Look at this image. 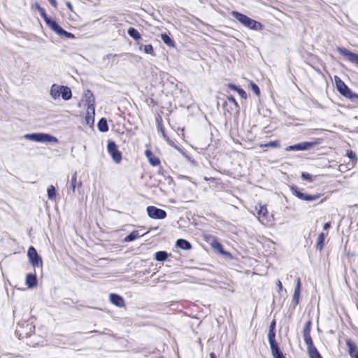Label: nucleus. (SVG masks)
Here are the masks:
<instances>
[{
    "mask_svg": "<svg viewBox=\"0 0 358 358\" xmlns=\"http://www.w3.org/2000/svg\"><path fill=\"white\" fill-rule=\"evenodd\" d=\"M36 8L39 11L41 17L43 18L44 21L47 24V25L56 34L59 35L61 37L68 38H74L75 36L66 31L64 30L55 21L51 20L45 13V10L41 8L38 4H36Z\"/></svg>",
    "mask_w": 358,
    "mask_h": 358,
    "instance_id": "1",
    "label": "nucleus"
},
{
    "mask_svg": "<svg viewBox=\"0 0 358 358\" xmlns=\"http://www.w3.org/2000/svg\"><path fill=\"white\" fill-rule=\"evenodd\" d=\"M50 95L52 99L57 100L60 97L62 99L67 101L71 98L72 93L71 89L67 86L59 85L53 84L50 87Z\"/></svg>",
    "mask_w": 358,
    "mask_h": 358,
    "instance_id": "2",
    "label": "nucleus"
},
{
    "mask_svg": "<svg viewBox=\"0 0 358 358\" xmlns=\"http://www.w3.org/2000/svg\"><path fill=\"white\" fill-rule=\"evenodd\" d=\"M231 15L244 26L254 30H261L262 25L260 22L255 21L248 16L236 11H232Z\"/></svg>",
    "mask_w": 358,
    "mask_h": 358,
    "instance_id": "3",
    "label": "nucleus"
},
{
    "mask_svg": "<svg viewBox=\"0 0 358 358\" xmlns=\"http://www.w3.org/2000/svg\"><path fill=\"white\" fill-rule=\"evenodd\" d=\"M257 217L258 220L264 225L268 226L271 225L273 222V217L269 215L266 206L258 203L255 207Z\"/></svg>",
    "mask_w": 358,
    "mask_h": 358,
    "instance_id": "4",
    "label": "nucleus"
},
{
    "mask_svg": "<svg viewBox=\"0 0 358 358\" xmlns=\"http://www.w3.org/2000/svg\"><path fill=\"white\" fill-rule=\"evenodd\" d=\"M85 103V106L87 108V122H90V119L92 118V121L94 115V97L93 94L90 90H86L83 94V99L82 101Z\"/></svg>",
    "mask_w": 358,
    "mask_h": 358,
    "instance_id": "5",
    "label": "nucleus"
},
{
    "mask_svg": "<svg viewBox=\"0 0 358 358\" xmlns=\"http://www.w3.org/2000/svg\"><path fill=\"white\" fill-rule=\"evenodd\" d=\"M23 138L29 141L40 143L58 142V139L56 137L44 133L27 134L24 135Z\"/></svg>",
    "mask_w": 358,
    "mask_h": 358,
    "instance_id": "6",
    "label": "nucleus"
},
{
    "mask_svg": "<svg viewBox=\"0 0 358 358\" xmlns=\"http://www.w3.org/2000/svg\"><path fill=\"white\" fill-rule=\"evenodd\" d=\"M334 79L338 91L343 96L350 99H358V94H354L338 76H335Z\"/></svg>",
    "mask_w": 358,
    "mask_h": 358,
    "instance_id": "7",
    "label": "nucleus"
},
{
    "mask_svg": "<svg viewBox=\"0 0 358 358\" xmlns=\"http://www.w3.org/2000/svg\"><path fill=\"white\" fill-rule=\"evenodd\" d=\"M27 256L30 264L34 267H42V258L38 255L36 249L33 246L29 248L27 251Z\"/></svg>",
    "mask_w": 358,
    "mask_h": 358,
    "instance_id": "8",
    "label": "nucleus"
},
{
    "mask_svg": "<svg viewBox=\"0 0 358 358\" xmlns=\"http://www.w3.org/2000/svg\"><path fill=\"white\" fill-rule=\"evenodd\" d=\"M107 149L113 161L116 163H119L122 159V155L117 150L116 144L113 141H109L108 143Z\"/></svg>",
    "mask_w": 358,
    "mask_h": 358,
    "instance_id": "9",
    "label": "nucleus"
},
{
    "mask_svg": "<svg viewBox=\"0 0 358 358\" xmlns=\"http://www.w3.org/2000/svg\"><path fill=\"white\" fill-rule=\"evenodd\" d=\"M292 194L298 197L299 199L307 201H315L320 197V194H315V195H309L304 194L301 192L300 190H299L296 187H292L291 189Z\"/></svg>",
    "mask_w": 358,
    "mask_h": 358,
    "instance_id": "10",
    "label": "nucleus"
},
{
    "mask_svg": "<svg viewBox=\"0 0 358 358\" xmlns=\"http://www.w3.org/2000/svg\"><path fill=\"white\" fill-rule=\"evenodd\" d=\"M147 213L149 217L152 219H164L166 216V213L164 210L155 206H148L147 208Z\"/></svg>",
    "mask_w": 358,
    "mask_h": 358,
    "instance_id": "11",
    "label": "nucleus"
},
{
    "mask_svg": "<svg viewBox=\"0 0 358 358\" xmlns=\"http://www.w3.org/2000/svg\"><path fill=\"white\" fill-rule=\"evenodd\" d=\"M338 52L343 55V56L346 57L350 62L358 64V55L351 52L347 49L344 48L338 47L337 48Z\"/></svg>",
    "mask_w": 358,
    "mask_h": 358,
    "instance_id": "12",
    "label": "nucleus"
},
{
    "mask_svg": "<svg viewBox=\"0 0 358 358\" xmlns=\"http://www.w3.org/2000/svg\"><path fill=\"white\" fill-rule=\"evenodd\" d=\"M315 142H303L301 143L296 144L294 145H290L286 148L287 151L291 150H305L309 148L316 145Z\"/></svg>",
    "mask_w": 358,
    "mask_h": 358,
    "instance_id": "13",
    "label": "nucleus"
},
{
    "mask_svg": "<svg viewBox=\"0 0 358 358\" xmlns=\"http://www.w3.org/2000/svg\"><path fill=\"white\" fill-rule=\"evenodd\" d=\"M110 301L115 306L123 308L125 306L124 299L120 295L116 294H110L109 296Z\"/></svg>",
    "mask_w": 358,
    "mask_h": 358,
    "instance_id": "14",
    "label": "nucleus"
},
{
    "mask_svg": "<svg viewBox=\"0 0 358 358\" xmlns=\"http://www.w3.org/2000/svg\"><path fill=\"white\" fill-rule=\"evenodd\" d=\"M346 345L348 348V351L352 358H358V348L355 343H352L350 340L346 341Z\"/></svg>",
    "mask_w": 358,
    "mask_h": 358,
    "instance_id": "15",
    "label": "nucleus"
},
{
    "mask_svg": "<svg viewBox=\"0 0 358 358\" xmlns=\"http://www.w3.org/2000/svg\"><path fill=\"white\" fill-rule=\"evenodd\" d=\"M300 290H301V281L300 279L298 278L296 280V288L293 294V303L294 305H297L299 303V299L300 296Z\"/></svg>",
    "mask_w": 358,
    "mask_h": 358,
    "instance_id": "16",
    "label": "nucleus"
},
{
    "mask_svg": "<svg viewBox=\"0 0 358 358\" xmlns=\"http://www.w3.org/2000/svg\"><path fill=\"white\" fill-rule=\"evenodd\" d=\"M26 285L29 288H33L37 285V278L36 275L27 274L26 277Z\"/></svg>",
    "mask_w": 358,
    "mask_h": 358,
    "instance_id": "17",
    "label": "nucleus"
},
{
    "mask_svg": "<svg viewBox=\"0 0 358 358\" xmlns=\"http://www.w3.org/2000/svg\"><path fill=\"white\" fill-rule=\"evenodd\" d=\"M275 331H273L272 329H269L268 337V341H269L270 346H271V350H276V348H278V346L275 341Z\"/></svg>",
    "mask_w": 358,
    "mask_h": 358,
    "instance_id": "18",
    "label": "nucleus"
},
{
    "mask_svg": "<svg viewBox=\"0 0 358 358\" xmlns=\"http://www.w3.org/2000/svg\"><path fill=\"white\" fill-rule=\"evenodd\" d=\"M145 154L151 165L157 166L159 164V159L156 157L150 150H146Z\"/></svg>",
    "mask_w": 358,
    "mask_h": 358,
    "instance_id": "19",
    "label": "nucleus"
},
{
    "mask_svg": "<svg viewBox=\"0 0 358 358\" xmlns=\"http://www.w3.org/2000/svg\"><path fill=\"white\" fill-rule=\"evenodd\" d=\"M176 245L182 250H189L191 248L190 243L185 239H178L176 241Z\"/></svg>",
    "mask_w": 358,
    "mask_h": 358,
    "instance_id": "20",
    "label": "nucleus"
},
{
    "mask_svg": "<svg viewBox=\"0 0 358 358\" xmlns=\"http://www.w3.org/2000/svg\"><path fill=\"white\" fill-rule=\"evenodd\" d=\"M325 238V234L324 233H321L319 234L317 239L316 249L319 250H322L324 247V241Z\"/></svg>",
    "mask_w": 358,
    "mask_h": 358,
    "instance_id": "21",
    "label": "nucleus"
},
{
    "mask_svg": "<svg viewBox=\"0 0 358 358\" xmlns=\"http://www.w3.org/2000/svg\"><path fill=\"white\" fill-rule=\"evenodd\" d=\"M98 129L101 132H106L108 130V123L106 119L101 118L98 123Z\"/></svg>",
    "mask_w": 358,
    "mask_h": 358,
    "instance_id": "22",
    "label": "nucleus"
},
{
    "mask_svg": "<svg viewBox=\"0 0 358 358\" xmlns=\"http://www.w3.org/2000/svg\"><path fill=\"white\" fill-rule=\"evenodd\" d=\"M142 236L143 234L140 235L138 231H133L125 238L124 241L127 242L133 241Z\"/></svg>",
    "mask_w": 358,
    "mask_h": 358,
    "instance_id": "23",
    "label": "nucleus"
},
{
    "mask_svg": "<svg viewBox=\"0 0 358 358\" xmlns=\"http://www.w3.org/2000/svg\"><path fill=\"white\" fill-rule=\"evenodd\" d=\"M128 34L136 41L140 40L141 38L139 32L133 27H131L128 29Z\"/></svg>",
    "mask_w": 358,
    "mask_h": 358,
    "instance_id": "24",
    "label": "nucleus"
},
{
    "mask_svg": "<svg viewBox=\"0 0 358 358\" xmlns=\"http://www.w3.org/2000/svg\"><path fill=\"white\" fill-rule=\"evenodd\" d=\"M161 38L165 44L170 47H174V41L166 34H162Z\"/></svg>",
    "mask_w": 358,
    "mask_h": 358,
    "instance_id": "25",
    "label": "nucleus"
},
{
    "mask_svg": "<svg viewBox=\"0 0 358 358\" xmlns=\"http://www.w3.org/2000/svg\"><path fill=\"white\" fill-rule=\"evenodd\" d=\"M308 352L310 358H322L315 346L308 348Z\"/></svg>",
    "mask_w": 358,
    "mask_h": 358,
    "instance_id": "26",
    "label": "nucleus"
},
{
    "mask_svg": "<svg viewBox=\"0 0 358 358\" xmlns=\"http://www.w3.org/2000/svg\"><path fill=\"white\" fill-rule=\"evenodd\" d=\"M168 255L164 251H159L155 254V259L157 261H164L166 259Z\"/></svg>",
    "mask_w": 358,
    "mask_h": 358,
    "instance_id": "27",
    "label": "nucleus"
},
{
    "mask_svg": "<svg viewBox=\"0 0 358 358\" xmlns=\"http://www.w3.org/2000/svg\"><path fill=\"white\" fill-rule=\"evenodd\" d=\"M48 196L50 199H54L56 196V190L53 185L48 187L47 189Z\"/></svg>",
    "mask_w": 358,
    "mask_h": 358,
    "instance_id": "28",
    "label": "nucleus"
},
{
    "mask_svg": "<svg viewBox=\"0 0 358 358\" xmlns=\"http://www.w3.org/2000/svg\"><path fill=\"white\" fill-rule=\"evenodd\" d=\"M77 185V173H74L71 177L70 185L72 191L74 192L76 191V187Z\"/></svg>",
    "mask_w": 358,
    "mask_h": 358,
    "instance_id": "29",
    "label": "nucleus"
},
{
    "mask_svg": "<svg viewBox=\"0 0 358 358\" xmlns=\"http://www.w3.org/2000/svg\"><path fill=\"white\" fill-rule=\"evenodd\" d=\"M310 326L311 322L309 320L306 323L305 327L303 328V336L310 335Z\"/></svg>",
    "mask_w": 358,
    "mask_h": 358,
    "instance_id": "30",
    "label": "nucleus"
},
{
    "mask_svg": "<svg viewBox=\"0 0 358 358\" xmlns=\"http://www.w3.org/2000/svg\"><path fill=\"white\" fill-rule=\"evenodd\" d=\"M280 146V143L278 141H271L266 144H264V145H262L261 144L260 145V147L261 148H263V147H265V148H267V147H272V148H278Z\"/></svg>",
    "mask_w": 358,
    "mask_h": 358,
    "instance_id": "31",
    "label": "nucleus"
},
{
    "mask_svg": "<svg viewBox=\"0 0 358 358\" xmlns=\"http://www.w3.org/2000/svg\"><path fill=\"white\" fill-rule=\"evenodd\" d=\"M272 355L274 358H285L282 353L280 352L279 348H276V350H271Z\"/></svg>",
    "mask_w": 358,
    "mask_h": 358,
    "instance_id": "32",
    "label": "nucleus"
},
{
    "mask_svg": "<svg viewBox=\"0 0 358 358\" xmlns=\"http://www.w3.org/2000/svg\"><path fill=\"white\" fill-rule=\"evenodd\" d=\"M303 338H304V341H305L306 344L308 346V348H309L310 347L314 346L313 341H312V338L310 337V335L303 336Z\"/></svg>",
    "mask_w": 358,
    "mask_h": 358,
    "instance_id": "33",
    "label": "nucleus"
},
{
    "mask_svg": "<svg viewBox=\"0 0 358 358\" xmlns=\"http://www.w3.org/2000/svg\"><path fill=\"white\" fill-rule=\"evenodd\" d=\"M144 52L146 54L153 55L154 50L152 45H145L143 48Z\"/></svg>",
    "mask_w": 358,
    "mask_h": 358,
    "instance_id": "34",
    "label": "nucleus"
},
{
    "mask_svg": "<svg viewBox=\"0 0 358 358\" xmlns=\"http://www.w3.org/2000/svg\"><path fill=\"white\" fill-rule=\"evenodd\" d=\"M250 86L252 90L254 92V93L256 95L259 96L260 94V91H259L258 86L253 83H250Z\"/></svg>",
    "mask_w": 358,
    "mask_h": 358,
    "instance_id": "35",
    "label": "nucleus"
},
{
    "mask_svg": "<svg viewBox=\"0 0 358 358\" xmlns=\"http://www.w3.org/2000/svg\"><path fill=\"white\" fill-rule=\"evenodd\" d=\"M238 92V94L240 95V96L243 99H245L246 98V93L245 92L241 89V88H238V90L236 91Z\"/></svg>",
    "mask_w": 358,
    "mask_h": 358,
    "instance_id": "36",
    "label": "nucleus"
},
{
    "mask_svg": "<svg viewBox=\"0 0 358 358\" xmlns=\"http://www.w3.org/2000/svg\"><path fill=\"white\" fill-rule=\"evenodd\" d=\"M158 129H159V130L161 131V133H162V134L163 137H164V138H165V139H166V140L169 143V142H170V140H169V138L166 136V134H165V132H164V129H163V127H161V126H159V127H158Z\"/></svg>",
    "mask_w": 358,
    "mask_h": 358,
    "instance_id": "37",
    "label": "nucleus"
},
{
    "mask_svg": "<svg viewBox=\"0 0 358 358\" xmlns=\"http://www.w3.org/2000/svg\"><path fill=\"white\" fill-rule=\"evenodd\" d=\"M347 156L353 159H357V155L355 152H353L352 151L350 150V151H348L347 152Z\"/></svg>",
    "mask_w": 358,
    "mask_h": 358,
    "instance_id": "38",
    "label": "nucleus"
},
{
    "mask_svg": "<svg viewBox=\"0 0 358 358\" xmlns=\"http://www.w3.org/2000/svg\"><path fill=\"white\" fill-rule=\"evenodd\" d=\"M227 99H228L230 102L233 103H234L236 107H238V105L237 102L236 101V100H235V99H234V96H227Z\"/></svg>",
    "mask_w": 358,
    "mask_h": 358,
    "instance_id": "39",
    "label": "nucleus"
},
{
    "mask_svg": "<svg viewBox=\"0 0 358 358\" xmlns=\"http://www.w3.org/2000/svg\"><path fill=\"white\" fill-rule=\"evenodd\" d=\"M301 177L304 180H310L311 176L308 173H302Z\"/></svg>",
    "mask_w": 358,
    "mask_h": 358,
    "instance_id": "40",
    "label": "nucleus"
},
{
    "mask_svg": "<svg viewBox=\"0 0 358 358\" xmlns=\"http://www.w3.org/2000/svg\"><path fill=\"white\" fill-rule=\"evenodd\" d=\"M228 87H229V88H230V89L233 90H234V91H237V90H238V87H236V86L235 85H234V84H229V85H228Z\"/></svg>",
    "mask_w": 358,
    "mask_h": 358,
    "instance_id": "41",
    "label": "nucleus"
},
{
    "mask_svg": "<svg viewBox=\"0 0 358 358\" xmlns=\"http://www.w3.org/2000/svg\"><path fill=\"white\" fill-rule=\"evenodd\" d=\"M66 6H67V8L69 9V10L71 12H73V8L71 4L70 3V2H69V1L66 2Z\"/></svg>",
    "mask_w": 358,
    "mask_h": 358,
    "instance_id": "42",
    "label": "nucleus"
},
{
    "mask_svg": "<svg viewBox=\"0 0 358 358\" xmlns=\"http://www.w3.org/2000/svg\"><path fill=\"white\" fill-rule=\"evenodd\" d=\"M48 1H50V3H51V5H52V6H54L55 8H56V7H57V3L56 0H48Z\"/></svg>",
    "mask_w": 358,
    "mask_h": 358,
    "instance_id": "43",
    "label": "nucleus"
},
{
    "mask_svg": "<svg viewBox=\"0 0 358 358\" xmlns=\"http://www.w3.org/2000/svg\"><path fill=\"white\" fill-rule=\"evenodd\" d=\"M276 285H277V286L278 287V288H279V289H280V290H282V283H281V282H280L279 280H277V282H276Z\"/></svg>",
    "mask_w": 358,
    "mask_h": 358,
    "instance_id": "44",
    "label": "nucleus"
},
{
    "mask_svg": "<svg viewBox=\"0 0 358 358\" xmlns=\"http://www.w3.org/2000/svg\"><path fill=\"white\" fill-rule=\"evenodd\" d=\"M275 321H273L271 322V324H270V329H272L273 331H274L275 329Z\"/></svg>",
    "mask_w": 358,
    "mask_h": 358,
    "instance_id": "45",
    "label": "nucleus"
},
{
    "mask_svg": "<svg viewBox=\"0 0 358 358\" xmlns=\"http://www.w3.org/2000/svg\"><path fill=\"white\" fill-rule=\"evenodd\" d=\"M330 227V223L329 222H327L324 225V230H327Z\"/></svg>",
    "mask_w": 358,
    "mask_h": 358,
    "instance_id": "46",
    "label": "nucleus"
},
{
    "mask_svg": "<svg viewBox=\"0 0 358 358\" xmlns=\"http://www.w3.org/2000/svg\"><path fill=\"white\" fill-rule=\"evenodd\" d=\"M210 358H216L214 353H210Z\"/></svg>",
    "mask_w": 358,
    "mask_h": 358,
    "instance_id": "47",
    "label": "nucleus"
},
{
    "mask_svg": "<svg viewBox=\"0 0 358 358\" xmlns=\"http://www.w3.org/2000/svg\"><path fill=\"white\" fill-rule=\"evenodd\" d=\"M82 185L81 182H79L78 186L80 187Z\"/></svg>",
    "mask_w": 358,
    "mask_h": 358,
    "instance_id": "48",
    "label": "nucleus"
},
{
    "mask_svg": "<svg viewBox=\"0 0 358 358\" xmlns=\"http://www.w3.org/2000/svg\"><path fill=\"white\" fill-rule=\"evenodd\" d=\"M159 358H162V357H159Z\"/></svg>",
    "mask_w": 358,
    "mask_h": 358,
    "instance_id": "49",
    "label": "nucleus"
}]
</instances>
